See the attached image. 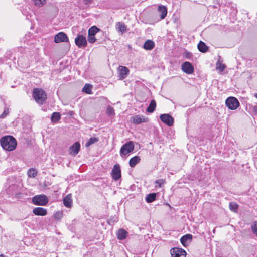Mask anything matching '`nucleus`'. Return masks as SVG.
Segmentation results:
<instances>
[{
  "mask_svg": "<svg viewBox=\"0 0 257 257\" xmlns=\"http://www.w3.org/2000/svg\"><path fill=\"white\" fill-rule=\"evenodd\" d=\"M238 205L235 203H233V202H231L229 204V209L233 211V212H237V210H238Z\"/></svg>",
  "mask_w": 257,
  "mask_h": 257,
  "instance_id": "31",
  "label": "nucleus"
},
{
  "mask_svg": "<svg viewBox=\"0 0 257 257\" xmlns=\"http://www.w3.org/2000/svg\"><path fill=\"white\" fill-rule=\"evenodd\" d=\"M33 213L37 216H45L47 214V210L42 207H36L33 210Z\"/></svg>",
  "mask_w": 257,
  "mask_h": 257,
  "instance_id": "17",
  "label": "nucleus"
},
{
  "mask_svg": "<svg viewBox=\"0 0 257 257\" xmlns=\"http://www.w3.org/2000/svg\"><path fill=\"white\" fill-rule=\"evenodd\" d=\"M98 139L97 137L90 138L85 144L86 147H88L91 145L94 144L98 141Z\"/></svg>",
  "mask_w": 257,
  "mask_h": 257,
  "instance_id": "28",
  "label": "nucleus"
},
{
  "mask_svg": "<svg viewBox=\"0 0 257 257\" xmlns=\"http://www.w3.org/2000/svg\"><path fill=\"white\" fill-rule=\"evenodd\" d=\"M75 43L79 48H84L87 44L85 37L82 35H77L75 39Z\"/></svg>",
  "mask_w": 257,
  "mask_h": 257,
  "instance_id": "6",
  "label": "nucleus"
},
{
  "mask_svg": "<svg viewBox=\"0 0 257 257\" xmlns=\"http://www.w3.org/2000/svg\"><path fill=\"white\" fill-rule=\"evenodd\" d=\"M225 104L229 109L235 110L239 106L238 100L234 97H229L225 101Z\"/></svg>",
  "mask_w": 257,
  "mask_h": 257,
  "instance_id": "5",
  "label": "nucleus"
},
{
  "mask_svg": "<svg viewBox=\"0 0 257 257\" xmlns=\"http://www.w3.org/2000/svg\"><path fill=\"white\" fill-rule=\"evenodd\" d=\"M156 198V194L155 193H150L147 195L146 201L148 203H151L155 200Z\"/></svg>",
  "mask_w": 257,
  "mask_h": 257,
  "instance_id": "25",
  "label": "nucleus"
},
{
  "mask_svg": "<svg viewBox=\"0 0 257 257\" xmlns=\"http://www.w3.org/2000/svg\"><path fill=\"white\" fill-rule=\"evenodd\" d=\"M161 120L169 126L173 124L174 118L169 114H162L160 115Z\"/></svg>",
  "mask_w": 257,
  "mask_h": 257,
  "instance_id": "7",
  "label": "nucleus"
},
{
  "mask_svg": "<svg viewBox=\"0 0 257 257\" xmlns=\"http://www.w3.org/2000/svg\"><path fill=\"white\" fill-rule=\"evenodd\" d=\"M32 202L36 205L44 206L48 203V199L45 195H38L33 197Z\"/></svg>",
  "mask_w": 257,
  "mask_h": 257,
  "instance_id": "4",
  "label": "nucleus"
},
{
  "mask_svg": "<svg viewBox=\"0 0 257 257\" xmlns=\"http://www.w3.org/2000/svg\"><path fill=\"white\" fill-rule=\"evenodd\" d=\"M27 174L29 177L34 178L36 176L37 174V172L35 169L33 168H30L28 170Z\"/></svg>",
  "mask_w": 257,
  "mask_h": 257,
  "instance_id": "29",
  "label": "nucleus"
},
{
  "mask_svg": "<svg viewBox=\"0 0 257 257\" xmlns=\"http://www.w3.org/2000/svg\"><path fill=\"white\" fill-rule=\"evenodd\" d=\"M80 149V144L79 142H75L72 146L69 148V152L71 155L75 156L78 153Z\"/></svg>",
  "mask_w": 257,
  "mask_h": 257,
  "instance_id": "14",
  "label": "nucleus"
},
{
  "mask_svg": "<svg viewBox=\"0 0 257 257\" xmlns=\"http://www.w3.org/2000/svg\"><path fill=\"white\" fill-rule=\"evenodd\" d=\"M61 118V115L59 112H54L51 115V119L52 122H57Z\"/></svg>",
  "mask_w": 257,
  "mask_h": 257,
  "instance_id": "26",
  "label": "nucleus"
},
{
  "mask_svg": "<svg viewBox=\"0 0 257 257\" xmlns=\"http://www.w3.org/2000/svg\"><path fill=\"white\" fill-rule=\"evenodd\" d=\"M68 40L67 36L63 32L58 33L54 37V42L57 43L62 42H67Z\"/></svg>",
  "mask_w": 257,
  "mask_h": 257,
  "instance_id": "11",
  "label": "nucleus"
},
{
  "mask_svg": "<svg viewBox=\"0 0 257 257\" xmlns=\"http://www.w3.org/2000/svg\"><path fill=\"white\" fill-rule=\"evenodd\" d=\"M158 12L160 13V17L161 19H164L167 14V8L163 5H160L158 8Z\"/></svg>",
  "mask_w": 257,
  "mask_h": 257,
  "instance_id": "18",
  "label": "nucleus"
},
{
  "mask_svg": "<svg viewBox=\"0 0 257 257\" xmlns=\"http://www.w3.org/2000/svg\"><path fill=\"white\" fill-rule=\"evenodd\" d=\"M171 254L172 257H185L186 251L181 248H173L171 250Z\"/></svg>",
  "mask_w": 257,
  "mask_h": 257,
  "instance_id": "9",
  "label": "nucleus"
},
{
  "mask_svg": "<svg viewBox=\"0 0 257 257\" xmlns=\"http://www.w3.org/2000/svg\"><path fill=\"white\" fill-rule=\"evenodd\" d=\"M155 46L154 42L151 40H147L144 44L143 48L148 50H152Z\"/></svg>",
  "mask_w": 257,
  "mask_h": 257,
  "instance_id": "21",
  "label": "nucleus"
},
{
  "mask_svg": "<svg viewBox=\"0 0 257 257\" xmlns=\"http://www.w3.org/2000/svg\"><path fill=\"white\" fill-rule=\"evenodd\" d=\"M62 216H63L62 212H60V211H58V212H56L54 214V217L55 219L59 220L61 219V218L62 217Z\"/></svg>",
  "mask_w": 257,
  "mask_h": 257,
  "instance_id": "35",
  "label": "nucleus"
},
{
  "mask_svg": "<svg viewBox=\"0 0 257 257\" xmlns=\"http://www.w3.org/2000/svg\"><path fill=\"white\" fill-rule=\"evenodd\" d=\"M128 232L123 229H120L117 233V238L119 240H123L127 237Z\"/></svg>",
  "mask_w": 257,
  "mask_h": 257,
  "instance_id": "19",
  "label": "nucleus"
},
{
  "mask_svg": "<svg viewBox=\"0 0 257 257\" xmlns=\"http://www.w3.org/2000/svg\"><path fill=\"white\" fill-rule=\"evenodd\" d=\"M252 232L257 236V221H254L251 225Z\"/></svg>",
  "mask_w": 257,
  "mask_h": 257,
  "instance_id": "36",
  "label": "nucleus"
},
{
  "mask_svg": "<svg viewBox=\"0 0 257 257\" xmlns=\"http://www.w3.org/2000/svg\"><path fill=\"white\" fill-rule=\"evenodd\" d=\"M64 206L67 208H70L72 205V196L71 194H68L63 200Z\"/></svg>",
  "mask_w": 257,
  "mask_h": 257,
  "instance_id": "16",
  "label": "nucleus"
},
{
  "mask_svg": "<svg viewBox=\"0 0 257 257\" xmlns=\"http://www.w3.org/2000/svg\"><path fill=\"white\" fill-rule=\"evenodd\" d=\"M92 85L89 84H86L83 88L82 91L87 94L91 93Z\"/></svg>",
  "mask_w": 257,
  "mask_h": 257,
  "instance_id": "30",
  "label": "nucleus"
},
{
  "mask_svg": "<svg viewBox=\"0 0 257 257\" xmlns=\"http://www.w3.org/2000/svg\"><path fill=\"white\" fill-rule=\"evenodd\" d=\"M9 113V110L8 109H5L3 112V113L1 114V117L4 118L6 117Z\"/></svg>",
  "mask_w": 257,
  "mask_h": 257,
  "instance_id": "40",
  "label": "nucleus"
},
{
  "mask_svg": "<svg viewBox=\"0 0 257 257\" xmlns=\"http://www.w3.org/2000/svg\"><path fill=\"white\" fill-rule=\"evenodd\" d=\"M34 2L35 6L40 7L46 3V0H34Z\"/></svg>",
  "mask_w": 257,
  "mask_h": 257,
  "instance_id": "32",
  "label": "nucleus"
},
{
  "mask_svg": "<svg viewBox=\"0 0 257 257\" xmlns=\"http://www.w3.org/2000/svg\"><path fill=\"white\" fill-rule=\"evenodd\" d=\"M106 113L109 116L114 115L115 113L114 108L110 106H108L106 109Z\"/></svg>",
  "mask_w": 257,
  "mask_h": 257,
  "instance_id": "33",
  "label": "nucleus"
},
{
  "mask_svg": "<svg viewBox=\"0 0 257 257\" xmlns=\"http://www.w3.org/2000/svg\"><path fill=\"white\" fill-rule=\"evenodd\" d=\"M32 96L39 104H43L47 99V95L44 90L39 88L33 89Z\"/></svg>",
  "mask_w": 257,
  "mask_h": 257,
  "instance_id": "2",
  "label": "nucleus"
},
{
  "mask_svg": "<svg viewBox=\"0 0 257 257\" xmlns=\"http://www.w3.org/2000/svg\"><path fill=\"white\" fill-rule=\"evenodd\" d=\"M148 118L144 117L142 115H135L134 116L131 118V120L133 123L139 124L144 122H147Z\"/></svg>",
  "mask_w": 257,
  "mask_h": 257,
  "instance_id": "13",
  "label": "nucleus"
},
{
  "mask_svg": "<svg viewBox=\"0 0 257 257\" xmlns=\"http://www.w3.org/2000/svg\"><path fill=\"white\" fill-rule=\"evenodd\" d=\"M96 41L95 35H88V41L90 43H93Z\"/></svg>",
  "mask_w": 257,
  "mask_h": 257,
  "instance_id": "37",
  "label": "nucleus"
},
{
  "mask_svg": "<svg viewBox=\"0 0 257 257\" xmlns=\"http://www.w3.org/2000/svg\"><path fill=\"white\" fill-rule=\"evenodd\" d=\"M182 71L188 74H192L194 71V67L189 62H185L181 65Z\"/></svg>",
  "mask_w": 257,
  "mask_h": 257,
  "instance_id": "8",
  "label": "nucleus"
},
{
  "mask_svg": "<svg viewBox=\"0 0 257 257\" xmlns=\"http://www.w3.org/2000/svg\"><path fill=\"white\" fill-rule=\"evenodd\" d=\"M140 157L138 156H135L132 158L129 161V165L131 167H134L137 164L140 162Z\"/></svg>",
  "mask_w": 257,
  "mask_h": 257,
  "instance_id": "22",
  "label": "nucleus"
},
{
  "mask_svg": "<svg viewBox=\"0 0 257 257\" xmlns=\"http://www.w3.org/2000/svg\"><path fill=\"white\" fill-rule=\"evenodd\" d=\"M111 175L114 180H117L121 177V170L120 166L115 164L112 170Z\"/></svg>",
  "mask_w": 257,
  "mask_h": 257,
  "instance_id": "10",
  "label": "nucleus"
},
{
  "mask_svg": "<svg viewBox=\"0 0 257 257\" xmlns=\"http://www.w3.org/2000/svg\"><path fill=\"white\" fill-rule=\"evenodd\" d=\"M156 107V103L155 100H152L146 111L149 113L153 112Z\"/></svg>",
  "mask_w": 257,
  "mask_h": 257,
  "instance_id": "24",
  "label": "nucleus"
},
{
  "mask_svg": "<svg viewBox=\"0 0 257 257\" xmlns=\"http://www.w3.org/2000/svg\"><path fill=\"white\" fill-rule=\"evenodd\" d=\"M192 239V235L191 234H187L183 235L180 239V242L184 246H186L190 243Z\"/></svg>",
  "mask_w": 257,
  "mask_h": 257,
  "instance_id": "15",
  "label": "nucleus"
},
{
  "mask_svg": "<svg viewBox=\"0 0 257 257\" xmlns=\"http://www.w3.org/2000/svg\"><path fill=\"white\" fill-rule=\"evenodd\" d=\"M134 150V144L132 141L125 143L121 148L120 155L121 157L125 156L133 152Z\"/></svg>",
  "mask_w": 257,
  "mask_h": 257,
  "instance_id": "3",
  "label": "nucleus"
},
{
  "mask_svg": "<svg viewBox=\"0 0 257 257\" xmlns=\"http://www.w3.org/2000/svg\"><path fill=\"white\" fill-rule=\"evenodd\" d=\"M254 97L257 98V93H255L254 94Z\"/></svg>",
  "mask_w": 257,
  "mask_h": 257,
  "instance_id": "42",
  "label": "nucleus"
},
{
  "mask_svg": "<svg viewBox=\"0 0 257 257\" xmlns=\"http://www.w3.org/2000/svg\"><path fill=\"white\" fill-rule=\"evenodd\" d=\"M165 180L163 179H158L155 181L156 184L158 185L159 187H161L162 185L163 184Z\"/></svg>",
  "mask_w": 257,
  "mask_h": 257,
  "instance_id": "39",
  "label": "nucleus"
},
{
  "mask_svg": "<svg viewBox=\"0 0 257 257\" xmlns=\"http://www.w3.org/2000/svg\"><path fill=\"white\" fill-rule=\"evenodd\" d=\"M100 31V29L96 26H94L89 28L88 30V34L89 35H95V34Z\"/></svg>",
  "mask_w": 257,
  "mask_h": 257,
  "instance_id": "27",
  "label": "nucleus"
},
{
  "mask_svg": "<svg viewBox=\"0 0 257 257\" xmlns=\"http://www.w3.org/2000/svg\"><path fill=\"white\" fill-rule=\"evenodd\" d=\"M93 2V0H79L78 3L80 4L86 6H89Z\"/></svg>",
  "mask_w": 257,
  "mask_h": 257,
  "instance_id": "34",
  "label": "nucleus"
},
{
  "mask_svg": "<svg viewBox=\"0 0 257 257\" xmlns=\"http://www.w3.org/2000/svg\"><path fill=\"white\" fill-rule=\"evenodd\" d=\"M216 68L217 69H219L221 72H222L225 68V65L223 64H219L218 63H217Z\"/></svg>",
  "mask_w": 257,
  "mask_h": 257,
  "instance_id": "38",
  "label": "nucleus"
},
{
  "mask_svg": "<svg viewBox=\"0 0 257 257\" xmlns=\"http://www.w3.org/2000/svg\"><path fill=\"white\" fill-rule=\"evenodd\" d=\"M0 143L2 148L9 151L14 150L17 146L16 140L11 136L3 137L1 139Z\"/></svg>",
  "mask_w": 257,
  "mask_h": 257,
  "instance_id": "1",
  "label": "nucleus"
},
{
  "mask_svg": "<svg viewBox=\"0 0 257 257\" xmlns=\"http://www.w3.org/2000/svg\"><path fill=\"white\" fill-rule=\"evenodd\" d=\"M253 110L254 112L257 113V106L256 105L253 106Z\"/></svg>",
  "mask_w": 257,
  "mask_h": 257,
  "instance_id": "41",
  "label": "nucleus"
},
{
  "mask_svg": "<svg viewBox=\"0 0 257 257\" xmlns=\"http://www.w3.org/2000/svg\"><path fill=\"white\" fill-rule=\"evenodd\" d=\"M116 29L118 32H121L122 34L127 31L126 25L122 22H118L116 25Z\"/></svg>",
  "mask_w": 257,
  "mask_h": 257,
  "instance_id": "20",
  "label": "nucleus"
},
{
  "mask_svg": "<svg viewBox=\"0 0 257 257\" xmlns=\"http://www.w3.org/2000/svg\"><path fill=\"white\" fill-rule=\"evenodd\" d=\"M198 49L199 50V51L205 53L207 52L208 50V47L206 46L205 43L201 41L199 42V43L198 44Z\"/></svg>",
  "mask_w": 257,
  "mask_h": 257,
  "instance_id": "23",
  "label": "nucleus"
},
{
  "mask_svg": "<svg viewBox=\"0 0 257 257\" xmlns=\"http://www.w3.org/2000/svg\"><path fill=\"white\" fill-rule=\"evenodd\" d=\"M119 77L122 80L126 77L129 73V69L125 66H120L118 68Z\"/></svg>",
  "mask_w": 257,
  "mask_h": 257,
  "instance_id": "12",
  "label": "nucleus"
}]
</instances>
